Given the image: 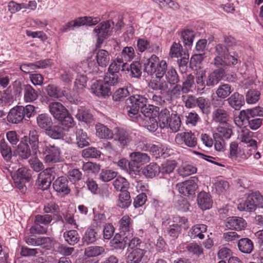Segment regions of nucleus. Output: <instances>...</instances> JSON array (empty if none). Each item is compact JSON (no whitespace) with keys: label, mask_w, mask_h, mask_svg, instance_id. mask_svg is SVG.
<instances>
[{"label":"nucleus","mask_w":263,"mask_h":263,"mask_svg":"<svg viewBox=\"0 0 263 263\" xmlns=\"http://www.w3.org/2000/svg\"><path fill=\"white\" fill-rule=\"evenodd\" d=\"M148 103V100L144 95L136 94L130 96L126 100L125 109L128 116L133 121L137 120L140 117V110Z\"/></svg>","instance_id":"nucleus-1"},{"label":"nucleus","mask_w":263,"mask_h":263,"mask_svg":"<svg viewBox=\"0 0 263 263\" xmlns=\"http://www.w3.org/2000/svg\"><path fill=\"white\" fill-rule=\"evenodd\" d=\"M35 114V107L32 105L16 106L9 111L7 120L10 123L17 124L22 122L25 117L30 118Z\"/></svg>","instance_id":"nucleus-2"},{"label":"nucleus","mask_w":263,"mask_h":263,"mask_svg":"<svg viewBox=\"0 0 263 263\" xmlns=\"http://www.w3.org/2000/svg\"><path fill=\"white\" fill-rule=\"evenodd\" d=\"M43 155L44 160L47 163H55L61 161V151L59 147L47 141L40 142V148L38 152Z\"/></svg>","instance_id":"nucleus-3"},{"label":"nucleus","mask_w":263,"mask_h":263,"mask_svg":"<svg viewBox=\"0 0 263 263\" xmlns=\"http://www.w3.org/2000/svg\"><path fill=\"white\" fill-rule=\"evenodd\" d=\"M100 21V19L98 17L93 18L91 16L79 17L63 25L60 30L63 33L67 32L71 30H74L75 28H79L82 26L95 25L97 24Z\"/></svg>","instance_id":"nucleus-4"},{"label":"nucleus","mask_w":263,"mask_h":263,"mask_svg":"<svg viewBox=\"0 0 263 263\" xmlns=\"http://www.w3.org/2000/svg\"><path fill=\"white\" fill-rule=\"evenodd\" d=\"M263 203V197L259 192H254L249 194L246 200L238 205L240 211L253 212L257 206Z\"/></svg>","instance_id":"nucleus-5"},{"label":"nucleus","mask_w":263,"mask_h":263,"mask_svg":"<svg viewBox=\"0 0 263 263\" xmlns=\"http://www.w3.org/2000/svg\"><path fill=\"white\" fill-rule=\"evenodd\" d=\"M11 176L15 186L20 190L24 191L25 183L31 179L32 171L26 167H22L12 174Z\"/></svg>","instance_id":"nucleus-6"},{"label":"nucleus","mask_w":263,"mask_h":263,"mask_svg":"<svg viewBox=\"0 0 263 263\" xmlns=\"http://www.w3.org/2000/svg\"><path fill=\"white\" fill-rule=\"evenodd\" d=\"M197 179H192L177 184L179 193L189 198H193L195 195V192L198 189L196 181Z\"/></svg>","instance_id":"nucleus-7"},{"label":"nucleus","mask_w":263,"mask_h":263,"mask_svg":"<svg viewBox=\"0 0 263 263\" xmlns=\"http://www.w3.org/2000/svg\"><path fill=\"white\" fill-rule=\"evenodd\" d=\"M55 173L52 168H46L39 174L36 184L38 188L42 190H47L54 179Z\"/></svg>","instance_id":"nucleus-8"},{"label":"nucleus","mask_w":263,"mask_h":263,"mask_svg":"<svg viewBox=\"0 0 263 263\" xmlns=\"http://www.w3.org/2000/svg\"><path fill=\"white\" fill-rule=\"evenodd\" d=\"M114 23L113 22L107 21L98 25L93 31L98 36V41L102 43L104 39L109 35Z\"/></svg>","instance_id":"nucleus-9"},{"label":"nucleus","mask_w":263,"mask_h":263,"mask_svg":"<svg viewBox=\"0 0 263 263\" xmlns=\"http://www.w3.org/2000/svg\"><path fill=\"white\" fill-rule=\"evenodd\" d=\"M247 119L242 118L241 116V112H239V115L234 118V122L238 126H241L246 123L248 124L249 127L252 130L258 129L262 124V119L256 118L255 117H250Z\"/></svg>","instance_id":"nucleus-10"},{"label":"nucleus","mask_w":263,"mask_h":263,"mask_svg":"<svg viewBox=\"0 0 263 263\" xmlns=\"http://www.w3.org/2000/svg\"><path fill=\"white\" fill-rule=\"evenodd\" d=\"M22 141L26 142L28 144L32 151H33V155H36L39 151L40 146L39 144V133L35 129H32L29 131L28 136H24L22 139Z\"/></svg>","instance_id":"nucleus-11"},{"label":"nucleus","mask_w":263,"mask_h":263,"mask_svg":"<svg viewBox=\"0 0 263 263\" xmlns=\"http://www.w3.org/2000/svg\"><path fill=\"white\" fill-rule=\"evenodd\" d=\"M114 136V140L118 142V145L121 148L127 146L132 140L129 134L124 129L119 127L115 128Z\"/></svg>","instance_id":"nucleus-12"},{"label":"nucleus","mask_w":263,"mask_h":263,"mask_svg":"<svg viewBox=\"0 0 263 263\" xmlns=\"http://www.w3.org/2000/svg\"><path fill=\"white\" fill-rule=\"evenodd\" d=\"M92 92L98 97L105 98L112 93L111 88L102 81H97L91 86Z\"/></svg>","instance_id":"nucleus-13"},{"label":"nucleus","mask_w":263,"mask_h":263,"mask_svg":"<svg viewBox=\"0 0 263 263\" xmlns=\"http://www.w3.org/2000/svg\"><path fill=\"white\" fill-rule=\"evenodd\" d=\"M68 180L65 177H58L53 183L54 190L60 195L65 196L69 194L70 189L68 186Z\"/></svg>","instance_id":"nucleus-14"},{"label":"nucleus","mask_w":263,"mask_h":263,"mask_svg":"<svg viewBox=\"0 0 263 263\" xmlns=\"http://www.w3.org/2000/svg\"><path fill=\"white\" fill-rule=\"evenodd\" d=\"M226 76L224 69H217L208 74L206 77V85L209 87L216 86Z\"/></svg>","instance_id":"nucleus-15"},{"label":"nucleus","mask_w":263,"mask_h":263,"mask_svg":"<svg viewBox=\"0 0 263 263\" xmlns=\"http://www.w3.org/2000/svg\"><path fill=\"white\" fill-rule=\"evenodd\" d=\"M175 140L179 144L184 143L187 146L192 148L195 147L197 144L195 135L191 132L178 134Z\"/></svg>","instance_id":"nucleus-16"},{"label":"nucleus","mask_w":263,"mask_h":263,"mask_svg":"<svg viewBox=\"0 0 263 263\" xmlns=\"http://www.w3.org/2000/svg\"><path fill=\"white\" fill-rule=\"evenodd\" d=\"M48 108L51 115L58 121L61 120L63 116L67 115L68 112L66 108L59 102L50 103Z\"/></svg>","instance_id":"nucleus-17"},{"label":"nucleus","mask_w":263,"mask_h":263,"mask_svg":"<svg viewBox=\"0 0 263 263\" xmlns=\"http://www.w3.org/2000/svg\"><path fill=\"white\" fill-rule=\"evenodd\" d=\"M100 231L99 229L90 226L85 231L82 237L83 245H88L93 243L100 238Z\"/></svg>","instance_id":"nucleus-18"},{"label":"nucleus","mask_w":263,"mask_h":263,"mask_svg":"<svg viewBox=\"0 0 263 263\" xmlns=\"http://www.w3.org/2000/svg\"><path fill=\"white\" fill-rule=\"evenodd\" d=\"M149 152L156 158H166L172 153V150L161 144L157 145L151 144Z\"/></svg>","instance_id":"nucleus-19"},{"label":"nucleus","mask_w":263,"mask_h":263,"mask_svg":"<svg viewBox=\"0 0 263 263\" xmlns=\"http://www.w3.org/2000/svg\"><path fill=\"white\" fill-rule=\"evenodd\" d=\"M159 58L155 54H152L148 58H145L142 62L144 66V71L148 75H153L156 70V67L159 62Z\"/></svg>","instance_id":"nucleus-20"},{"label":"nucleus","mask_w":263,"mask_h":263,"mask_svg":"<svg viewBox=\"0 0 263 263\" xmlns=\"http://www.w3.org/2000/svg\"><path fill=\"white\" fill-rule=\"evenodd\" d=\"M226 226L230 229L241 230L247 226L246 220L241 217L232 216L227 218Z\"/></svg>","instance_id":"nucleus-21"},{"label":"nucleus","mask_w":263,"mask_h":263,"mask_svg":"<svg viewBox=\"0 0 263 263\" xmlns=\"http://www.w3.org/2000/svg\"><path fill=\"white\" fill-rule=\"evenodd\" d=\"M197 203L200 209L206 210L212 208L213 200L210 194L204 191H201L197 195Z\"/></svg>","instance_id":"nucleus-22"},{"label":"nucleus","mask_w":263,"mask_h":263,"mask_svg":"<svg viewBox=\"0 0 263 263\" xmlns=\"http://www.w3.org/2000/svg\"><path fill=\"white\" fill-rule=\"evenodd\" d=\"M23 91L24 100L26 103H32L39 97L37 91L29 84H23L21 86Z\"/></svg>","instance_id":"nucleus-23"},{"label":"nucleus","mask_w":263,"mask_h":263,"mask_svg":"<svg viewBox=\"0 0 263 263\" xmlns=\"http://www.w3.org/2000/svg\"><path fill=\"white\" fill-rule=\"evenodd\" d=\"M147 86L151 89L155 91H160L161 92L165 91L168 88V85L162 77H156L151 79L148 83Z\"/></svg>","instance_id":"nucleus-24"},{"label":"nucleus","mask_w":263,"mask_h":263,"mask_svg":"<svg viewBox=\"0 0 263 263\" xmlns=\"http://www.w3.org/2000/svg\"><path fill=\"white\" fill-rule=\"evenodd\" d=\"M137 46L138 51L141 52H143L146 50L154 52L160 51V47L158 45L151 43L148 41L143 38L138 40Z\"/></svg>","instance_id":"nucleus-25"},{"label":"nucleus","mask_w":263,"mask_h":263,"mask_svg":"<svg viewBox=\"0 0 263 263\" xmlns=\"http://www.w3.org/2000/svg\"><path fill=\"white\" fill-rule=\"evenodd\" d=\"M74 132L76 134V143L79 147L83 148L89 145L90 140L83 129L76 127Z\"/></svg>","instance_id":"nucleus-26"},{"label":"nucleus","mask_w":263,"mask_h":263,"mask_svg":"<svg viewBox=\"0 0 263 263\" xmlns=\"http://www.w3.org/2000/svg\"><path fill=\"white\" fill-rule=\"evenodd\" d=\"M212 119L221 124L227 123L229 119V114L227 110L222 108H215L212 112Z\"/></svg>","instance_id":"nucleus-27"},{"label":"nucleus","mask_w":263,"mask_h":263,"mask_svg":"<svg viewBox=\"0 0 263 263\" xmlns=\"http://www.w3.org/2000/svg\"><path fill=\"white\" fill-rule=\"evenodd\" d=\"M229 105L235 110H239L245 104V98L243 95L235 92L228 99Z\"/></svg>","instance_id":"nucleus-28"},{"label":"nucleus","mask_w":263,"mask_h":263,"mask_svg":"<svg viewBox=\"0 0 263 263\" xmlns=\"http://www.w3.org/2000/svg\"><path fill=\"white\" fill-rule=\"evenodd\" d=\"M146 252L140 248L133 249L126 257V263H140Z\"/></svg>","instance_id":"nucleus-29"},{"label":"nucleus","mask_w":263,"mask_h":263,"mask_svg":"<svg viewBox=\"0 0 263 263\" xmlns=\"http://www.w3.org/2000/svg\"><path fill=\"white\" fill-rule=\"evenodd\" d=\"M16 151L19 158L22 159H27L33 155L30 146L22 140L17 145Z\"/></svg>","instance_id":"nucleus-30"},{"label":"nucleus","mask_w":263,"mask_h":263,"mask_svg":"<svg viewBox=\"0 0 263 263\" xmlns=\"http://www.w3.org/2000/svg\"><path fill=\"white\" fill-rule=\"evenodd\" d=\"M120 70L129 71V67L128 65L122 59L117 58L116 60L111 63L108 68V71L119 75Z\"/></svg>","instance_id":"nucleus-31"},{"label":"nucleus","mask_w":263,"mask_h":263,"mask_svg":"<svg viewBox=\"0 0 263 263\" xmlns=\"http://www.w3.org/2000/svg\"><path fill=\"white\" fill-rule=\"evenodd\" d=\"M96 135L100 139H111L114 134L106 126L101 123H97L95 126Z\"/></svg>","instance_id":"nucleus-32"},{"label":"nucleus","mask_w":263,"mask_h":263,"mask_svg":"<svg viewBox=\"0 0 263 263\" xmlns=\"http://www.w3.org/2000/svg\"><path fill=\"white\" fill-rule=\"evenodd\" d=\"M36 123L40 128L46 131L53 124L52 120L48 114H39L36 117Z\"/></svg>","instance_id":"nucleus-33"},{"label":"nucleus","mask_w":263,"mask_h":263,"mask_svg":"<svg viewBox=\"0 0 263 263\" xmlns=\"http://www.w3.org/2000/svg\"><path fill=\"white\" fill-rule=\"evenodd\" d=\"M130 158L134 163L140 166L150 161V157L147 154L140 152L132 153Z\"/></svg>","instance_id":"nucleus-34"},{"label":"nucleus","mask_w":263,"mask_h":263,"mask_svg":"<svg viewBox=\"0 0 263 263\" xmlns=\"http://www.w3.org/2000/svg\"><path fill=\"white\" fill-rule=\"evenodd\" d=\"M217 130V133L214 134L213 136L219 137L224 140L230 139L233 133L231 126L228 123L219 125Z\"/></svg>","instance_id":"nucleus-35"},{"label":"nucleus","mask_w":263,"mask_h":263,"mask_svg":"<svg viewBox=\"0 0 263 263\" xmlns=\"http://www.w3.org/2000/svg\"><path fill=\"white\" fill-rule=\"evenodd\" d=\"M96 59L98 66L105 67L110 61V55L107 51L100 49L96 53Z\"/></svg>","instance_id":"nucleus-36"},{"label":"nucleus","mask_w":263,"mask_h":263,"mask_svg":"<svg viewBox=\"0 0 263 263\" xmlns=\"http://www.w3.org/2000/svg\"><path fill=\"white\" fill-rule=\"evenodd\" d=\"M238 247L243 253L250 254L254 248L252 241L248 238H241L238 241Z\"/></svg>","instance_id":"nucleus-37"},{"label":"nucleus","mask_w":263,"mask_h":263,"mask_svg":"<svg viewBox=\"0 0 263 263\" xmlns=\"http://www.w3.org/2000/svg\"><path fill=\"white\" fill-rule=\"evenodd\" d=\"M133 220L128 215L123 216L119 221L120 230L121 232L128 233L129 235L132 234Z\"/></svg>","instance_id":"nucleus-38"},{"label":"nucleus","mask_w":263,"mask_h":263,"mask_svg":"<svg viewBox=\"0 0 263 263\" xmlns=\"http://www.w3.org/2000/svg\"><path fill=\"white\" fill-rule=\"evenodd\" d=\"M132 203V199L130 198L129 192L127 191L121 192L117 200V205L122 209H126L128 208Z\"/></svg>","instance_id":"nucleus-39"},{"label":"nucleus","mask_w":263,"mask_h":263,"mask_svg":"<svg viewBox=\"0 0 263 263\" xmlns=\"http://www.w3.org/2000/svg\"><path fill=\"white\" fill-rule=\"evenodd\" d=\"M142 172L146 177L152 178L160 174L159 166L156 163H151L142 170Z\"/></svg>","instance_id":"nucleus-40"},{"label":"nucleus","mask_w":263,"mask_h":263,"mask_svg":"<svg viewBox=\"0 0 263 263\" xmlns=\"http://www.w3.org/2000/svg\"><path fill=\"white\" fill-rule=\"evenodd\" d=\"M128 236H122L121 234L117 233L114 238L111 240L112 247L116 249H123L127 243Z\"/></svg>","instance_id":"nucleus-41"},{"label":"nucleus","mask_w":263,"mask_h":263,"mask_svg":"<svg viewBox=\"0 0 263 263\" xmlns=\"http://www.w3.org/2000/svg\"><path fill=\"white\" fill-rule=\"evenodd\" d=\"M64 129L59 125L51 126L46 131V134L52 139H60L64 137Z\"/></svg>","instance_id":"nucleus-42"},{"label":"nucleus","mask_w":263,"mask_h":263,"mask_svg":"<svg viewBox=\"0 0 263 263\" xmlns=\"http://www.w3.org/2000/svg\"><path fill=\"white\" fill-rule=\"evenodd\" d=\"M233 91V87L227 83L221 84L216 91V94L219 98L224 99L227 98Z\"/></svg>","instance_id":"nucleus-43"},{"label":"nucleus","mask_w":263,"mask_h":263,"mask_svg":"<svg viewBox=\"0 0 263 263\" xmlns=\"http://www.w3.org/2000/svg\"><path fill=\"white\" fill-rule=\"evenodd\" d=\"M206 76L205 72L200 71L196 73L195 80V87L197 91L200 93H203L205 90L206 85Z\"/></svg>","instance_id":"nucleus-44"},{"label":"nucleus","mask_w":263,"mask_h":263,"mask_svg":"<svg viewBox=\"0 0 263 263\" xmlns=\"http://www.w3.org/2000/svg\"><path fill=\"white\" fill-rule=\"evenodd\" d=\"M104 248L101 246H91L85 249L84 255L87 257H94L103 254Z\"/></svg>","instance_id":"nucleus-45"},{"label":"nucleus","mask_w":263,"mask_h":263,"mask_svg":"<svg viewBox=\"0 0 263 263\" xmlns=\"http://www.w3.org/2000/svg\"><path fill=\"white\" fill-rule=\"evenodd\" d=\"M171 114L168 109H162L158 114V119L161 128H167L168 123L171 118Z\"/></svg>","instance_id":"nucleus-46"},{"label":"nucleus","mask_w":263,"mask_h":263,"mask_svg":"<svg viewBox=\"0 0 263 263\" xmlns=\"http://www.w3.org/2000/svg\"><path fill=\"white\" fill-rule=\"evenodd\" d=\"M198 107L203 114L208 115L210 112L211 105L208 98L199 97L197 98L196 107Z\"/></svg>","instance_id":"nucleus-47"},{"label":"nucleus","mask_w":263,"mask_h":263,"mask_svg":"<svg viewBox=\"0 0 263 263\" xmlns=\"http://www.w3.org/2000/svg\"><path fill=\"white\" fill-rule=\"evenodd\" d=\"M207 230V226L203 224H196L190 230L191 237L195 238L198 237L199 239H202L204 237L203 233Z\"/></svg>","instance_id":"nucleus-48"},{"label":"nucleus","mask_w":263,"mask_h":263,"mask_svg":"<svg viewBox=\"0 0 263 263\" xmlns=\"http://www.w3.org/2000/svg\"><path fill=\"white\" fill-rule=\"evenodd\" d=\"M0 152L6 161H9L12 158V150L5 139L0 140Z\"/></svg>","instance_id":"nucleus-49"},{"label":"nucleus","mask_w":263,"mask_h":263,"mask_svg":"<svg viewBox=\"0 0 263 263\" xmlns=\"http://www.w3.org/2000/svg\"><path fill=\"white\" fill-rule=\"evenodd\" d=\"M112 183L116 191H120V193L128 191L129 187V182L122 177H118Z\"/></svg>","instance_id":"nucleus-50"},{"label":"nucleus","mask_w":263,"mask_h":263,"mask_svg":"<svg viewBox=\"0 0 263 263\" xmlns=\"http://www.w3.org/2000/svg\"><path fill=\"white\" fill-rule=\"evenodd\" d=\"M65 240L70 245L73 246L77 243L80 237L78 232L76 230H72L65 232L63 234Z\"/></svg>","instance_id":"nucleus-51"},{"label":"nucleus","mask_w":263,"mask_h":263,"mask_svg":"<svg viewBox=\"0 0 263 263\" xmlns=\"http://www.w3.org/2000/svg\"><path fill=\"white\" fill-rule=\"evenodd\" d=\"M166 82L171 85H176L180 81L179 77L175 70L171 67L167 70L165 74Z\"/></svg>","instance_id":"nucleus-52"},{"label":"nucleus","mask_w":263,"mask_h":263,"mask_svg":"<svg viewBox=\"0 0 263 263\" xmlns=\"http://www.w3.org/2000/svg\"><path fill=\"white\" fill-rule=\"evenodd\" d=\"M241 112V116L242 117V118L247 119L248 117V116L250 117H256L263 116V108L260 106H257L251 109H247L245 110H242L240 111Z\"/></svg>","instance_id":"nucleus-53"},{"label":"nucleus","mask_w":263,"mask_h":263,"mask_svg":"<svg viewBox=\"0 0 263 263\" xmlns=\"http://www.w3.org/2000/svg\"><path fill=\"white\" fill-rule=\"evenodd\" d=\"M181 37L184 46L187 48H190L192 45L195 33L191 30L186 29L181 32Z\"/></svg>","instance_id":"nucleus-54"},{"label":"nucleus","mask_w":263,"mask_h":263,"mask_svg":"<svg viewBox=\"0 0 263 263\" xmlns=\"http://www.w3.org/2000/svg\"><path fill=\"white\" fill-rule=\"evenodd\" d=\"M181 123L179 116L177 114L172 113L168 123L167 128H170L172 132H177L180 128Z\"/></svg>","instance_id":"nucleus-55"},{"label":"nucleus","mask_w":263,"mask_h":263,"mask_svg":"<svg viewBox=\"0 0 263 263\" xmlns=\"http://www.w3.org/2000/svg\"><path fill=\"white\" fill-rule=\"evenodd\" d=\"M176 166L177 162L175 160L164 162L159 166L160 174L162 175L169 174L173 172Z\"/></svg>","instance_id":"nucleus-56"},{"label":"nucleus","mask_w":263,"mask_h":263,"mask_svg":"<svg viewBox=\"0 0 263 263\" xmlns=\"http://www.w3.org/2000/svg\"><path fill=\"white\" fill-rule=\"evenodd\" d=\"M46 91L48 95L53 98H60L64 96V91L59 87L49 84L46 87Z\"/></svg>","instance_id":"nucleus-57"},{"label":"nucleus","mask_w":263,"mask_h":263,"mask_svg":"<svg viewBox=\"0 0 263 263\" xmlns=\"http://www.w3.org/2000/svg\"><path fill=\"white\" fill-rule=\"evenodd\" d=\"M58 121L61 123L63 126L62 128L64 130L68 131L71 128H74L75 129V122L73 118L70 115L68 112H67V115L63 116L61 120H59Z\"/></svg>","instance_id":"nucleus-58"},{"label":"nucleus","mask_w":263,"mask_h":263,"mask_svg":"<svg viewBox=\"0 0 263 263\" xmlns=\"http://www.w3.org/2000/svg\"><path fill=\"white\" fill-rule=\"evenodd\" d=\"M260 92L256 89H249L246 94V100L248 104L256 103L260 99Z\"/></svg>","instance_id":"nucleus-59"},{"label":"nucleus","mask_w":263,"mask_h":263,"mask_svg":"<svg viewBox=\"0 0 263 263\" xmlns=\"http://www.w3.org/2000/svg\"><path fill=\"white\" fill-rule=\"evenodd\" d=\"M102 153L97 148L90 147L82 151V156L85 158H99Z\"/></svg>","instance_id":"nucleus-60"},{"label":"nucleus","mask_w":263,"mask_h":263,"mask_svg":"<svg viewBox=\"0 0 263 263\" xmlns=\"http://www.w3.org/2000/svg\"><path fill=\"white\" fill-rule=\"evenodd\" d=\"M103 81L110 87L115 86L119 82V75L108 71L106 73Z\"/></svg>","instance_id":"nucleus-61"},{"label":"nucleus","mask_w":263,"mask_h":263,"mask_svg":"<svg viewBox=\"0 0 263 263\" xmlns=\"http://www.w3.org/2000/svg\"><path fill=\"white\" fill-rule=\"evenodd\" d=\"M128 67L132 77L135 78H140L141 77L142 74V66L139 62H133L130 65L128 66Z\"/></svg>","instance_id":"nucleus-62"},{"label":"nucleus","mask_w":263,"mask_h":263,"mask_svg":"<svg viewBox=\"0 0 263 263\" xmlns=\"http://www.w3.org/2000/svg\"><path fill=\"white\" fill-rule=\"evenodd\" d=\"M195 84V78L194 76L191 74H188L183 82L181 85V91L183 93H187L190 90L191 88L193 87Z\"/></svg>","instance_id":"nucleus-63"},{"label":"nucleus","mask_w":263,"mask_h":263,"mask_svg":"<svg viewBox=\"0 0 263 263\" xmlns=\"http://www.w3.org/2000/svg\"><path fill=\"white\" fill-rule=\"evenodd\" d=\"M129 95V91L127 87H122L118 89L112 95L114 101H121Z\"/></svg>","instance_id":"nucleus-64"}]
</instances>
